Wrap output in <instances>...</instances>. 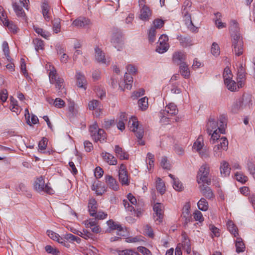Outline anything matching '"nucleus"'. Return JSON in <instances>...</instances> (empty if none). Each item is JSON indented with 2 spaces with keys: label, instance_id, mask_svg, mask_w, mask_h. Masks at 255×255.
I'll return each mask as SVG.
<instances>
[{
  "label": "nucleus",
  "instance_id": "nucleus-55",
  "mask_svg": "<svg viewBox=\"0 0 255 255\" xmlns=\"http://www.w3.org/2000/svg\"><path fill=\"white\" fill-rule=\"evenodd\" d=\"M172 184L173 188L176 191H181L183 190V187L182 184L178 178L174 179Z\"/></svg>",
  "mask_w": 255,
  "mask_h": 255
},
{
  "label": "nucleus",
  "instance_id": "nucleus-31",
  "mask_svg": "<svg viewBox=\"0 0 255 255\" xmlns=\"http://www.w3.org/2000/svg\"><path fill=\"white\" fill-rule=\"evenodd\" d=\"M118 255H139L138 252H136L133 249H125L123 250H116L115 251Z\"/></svg>",
  "mask_w": 255,
  "mask_h": 255
},
{
  "label": "nucleus",
  "instance_id": "nucleus-58",
  "mask_svg": "<svg viewBox=\"0 0 255 255\" xmlns=\"http://www.w3.org/2000/svg\"><path fill=\"white\" fill-rule=\"evenodd\" d=\"M45 249L46 252L48 254H51L53 255H58L59 251L56 248H54L50 245L45 246Z\"/></svg>",
  "mask_w": 255,
  "mask_h": 255
},
{
  "label": "nucleus",
  "instance_id": "nucleus-56",
  "mask_svg": "<svg viewBox=\"0 0 255 255\" xmlns=\"http://www.w3.org/2000/svg\"><path fill=\"white\" fill-rule=\"evenodd\" d=\"M35 31L38 34H40L41 36L45 38H47L50 35L48 32L44 30L43 29L39 27H34Z\"/></svg>",
  "mask_w": 255,
  "mask_h": 255
},
{
  "label": "nucleus",
  "instance_id": "nucleus-61",
  "mask_svg": "<svg viewBox=\"0 0 255 255\" xmlns=\"http://www.w3.org/2000/svg\"><path fill=\"white\" fill-rule=\"evenodd\" d=\"M194 219L196 221H199L201 222L203 221V217L202 214L201 212L198 210L195 211V212L193 213Z\"/></svg>",
  "mask_w": 255,
  "mask_h": 255
},
{
  "label": "nucleus",
  "instance_id": "nucleus-4",
  "mask_svg": "<svg viewBox=\"0 0 255 255\" xmlns=\"http://www.w3.org/2000/svg\"><path fill=\"white\" fill-rule=\"evenodd\" d=\"M34 188L39 193H46L50 195L54 194V190L49 186L48 183L45 184L44 177L42 176L37 178L34 181Z\"/></svg>",
  "mask_w": 255,
  "mask_h": 255
},
{
  "label": "nucleus",
  "instance_id": "nucleus-64",
  "mask_svg": "<svg viewBox=\"0 0 255 255\" xmlns=\"http://www.w3.org/2000/svg\"><path fill=\"white\" fill-rule=\"evenodd\" d=\"M104 171L99 166L97 167L95 169L94 174L96 178H101L103 175Z\"/></svg>",
  "mask_w": 255,
  "mask_h": 255
},
{
  "label": "nucleus",
  "instance_id": "nucleus-6",
  "mask_svg": "<svg viewBox=\"0 0 255 255\" xmlns=\"http://www.w3.org/2000/svg\"><path fill=\"white\" fill-rule=\"evenodd\" d=\"M218 144L216 145L213 148L214 155L216 157H221L222 151L224 150H227L228 147V141L226 137H222L219 139L215 140Z\"/></svg>",
  "mask_w": 255,
  "mask_h": 255
},
{
  "label": "nucleus",
  "instance_id": "nucleus-59",
  "mask_svg": "<svg viewBox=\"0 0 255 255\" xmlns=\"http://www.w3.org/2000/svg\"><path fill=\"white\" fill-rule=\"evenodd\" d=\"M156 33V29L154 27H151L149 31L148 39L149 41L152 43L155 41V36Z\"/></svg>",
  "mask_w": 255,
  "mask_h": 255
},
{
  "label": "nucleus",
  "instance_id": "nucleus-35",
  "mask_svg": "<svg viewBox=\"0 0 255 255\" xmlns=\"http://www.w3.org/2000/svg\"><path fill=\"white\" fill-rule=\"evenodd\" d=\"M236 252L238 253L243 252L245 249V246L241 238H237L236 241Z\"/></svg>",
  "mask_w": 255,
  "mask_h": 255
},
{
  "label": "nucleus",
  "instance_id": "nucleus-53",
  "mask_svg": "<svg viewBox=\"0 0 255 255\" xmlns=\"http://www.w3.org/2000/svg\"><path fill=\"white\" fill-rule=\"evenodd\" d=\"M78 236H80L84 239L87 240L88 239H92L93 234L87 230H83L82 231H80Z\"/></svg>",
  "mask_w": 255,
  "mask_h": 255
},
{
  "label": "nucleus",
  "instance_id": "nucleus-54",
  "mask_svg": "<svg viewBox=\"0 0 255 255\" xmlns=\"http://www.w3.org/2000/svg\"><path fill=\"white\" fill-rule=\"evenodd\" d=\"M247 169L250 174L255 179V165L254 163L249 161L247 163Z\"/></svg>",
  "mask_w": 255,
  "mask_h": 255
},
{
  "label": "nucleus",
  "instance_id": "nucleus-37",
  "mask_svg": "<svg viewBox=\"0 0 255 255\" xmlns=\"http://www.w3.org/2000/svg\"><path fill=\"white\" fill-rule=\"evenodd\" d=\"M138 107L142 111L146 110L148 107V98L144 97L140 99L138 101Z\"/></svg>",
  "mask_w": 255,
  "mask_h": 255
},
{
  "label": "nucleus",
  "instance_id": "nucleus-1",
  "mask_svg": "<svg viewBox=\"0 0 255 255\" xmlns=\"http://www.w3.org/2000/svg\"><path fill=\"white\" fill-rule=\"evenodd\" d=\"M227 126V118L224 115H221L218 121L214 118L210 117L206 125V130L209 135H211L210 142L211 144L215 143V140L219 139L220 135L219 134L225 133Z\"/></svg>",
  "mask_w": 255,
  "mask_h": 255
},
{
  "label": "nucleus",
  "instance_id": "nucleus-62",
  "mask_svg": "<svg viewBox=\"0 0 255 255\" xmlns=\"http://www.w3.org/2000/svg\"><path fill=\"white\" fill-rule=\"evenodd\" d=\"M161 166L164 169H170V164L168 162H167V159L166 157H163L161 160Z\"/></svg>",
  "mask_w": 255,
  "mask_h": 255
},
{
  "label": "nucleus",
  "instance_id": "nucleus-39",
  "mask_svg": "<svg viewBox=\"0 0 255 255\" xmlns=\"http://www.w3.org/2000/svg\"><path fill=\"white\" fill-rule=\"evenodd\" d=\"M197 206L198 208L203 211H206L208 210L209 207V205L208 202L206 200L202 198L198 202Z\"/></svg>",
  "mask_w": 255,
  "mask_h": 255
},
{
  "label": "nucleus",
  "instance_id": "nucleus-5",
  "mask_svg": "<svg viewBox=\"0 0 255 255\" xmlns=\"http://www.w3.org/2000/svg\"><path fill=\"white\" fill-rule=\"evenodd\" d=\"M210 168L207 164H203L201 166L197 175V181L198 184L205 183L208 185L211 183V178L208 177Z\"/></svg>",
  "mask_w": 255,
  "mask_h": 255
},
{
  "label": "nucleus",
  "instance_id": "nucleus-7",
  "mask_svg": "<svg viewBox=\"0 0 255 255\" xmlns=\"http://www.w3.org/2000/svg\"><path fill=\"white\" fill-rule=\"evenodd\" d=\"M128 127L129 129L135 132L138 139H141L143 136V129L139 126L138 122L135 117H131L128 123Z\"/></svg>",
  "mask_w": 255,
  "mask_h": 255
},
{
  "label": "nucleus",
  "instance_id": "nucleus-13",
  "mask_svg": "<svg viewBox=\"0 0 255 255\" xmlns=\"http://www.w3.org/2000/svg\"><path fill=\"white\" fill-rule=\"evenodd\" d=\"M246 75L245 69L243 67V64H241L238 69L237 71V82L239 83V87H244L246 80Z\"/></svg>",
  "mask_w": 255,
  "mask_h": 255
},
{
  "label": "nucleus",
  "instance_id": "nucleus-3",
  "mask_svg": "<svg viewBox=\"0 0 255 255\" xmlns=\"http://www.w3.org/2000/svg\"><path fill=\"white\" fill-rule=\"evenodd\" d=\"M49 80L51 84H55L56 88L59 89L58 95L64 96L66 94V90L64 88V80L62 78L57 77L55 69L50 71L49 74Z\"/></svg>",
  "mask_w": 255,
  "mask_h": 255
},
{
  "label": "nucleus",
  "instance_id": "nucleus-57",
  "mask_svg": "<svg viewBox=\"0 0 255 255\" xmlns=\"http://www.w3.org/2000/svg\"><path fill=\"white\" fill-rule=\"evenodd\" d=\"M100 102L96 100H93L89 102L88 107L90 110H96L99 106Z\"/></svg>",
  "mask_w": 255,
  "mask_h": 255
},
{
  "label": "nucleus",
  "instance_id": "nucleus-34",
  "mask_svg": "<svg viewBox=\"0 0 255 255\" xmlns=\"http://www.w3.org/2000/svg\"><path fill=\"white\" fill-rule=\"evenodd\" d=\"M156 187L157 190L161 194H163L165 191V186L161 178H158L156 181Z\"/></svg>",
  "mask_w": 255,
  "mask_h": 255
},
{
  "label": "nucleus",
  "instance_id": "nucleus-48",
  "mask_svg": "<svg viewBox=\"0 0 255 255\" xmlns=\"http://www.w3.org/2000/svg\"><path fill=\"white\" fill-rule=\"evenodd\" d=\"M2 49L4 54L7 60L9 61H10L11 58L9 55V49L8 45V43L6 41H4L2 43Z\"/></svg>",
  "mask_w": 255,
  "mask_h": 255
},
{
  "label": "nucleus",
  "instance_id": "nucleus-41",
  "mask_svg": "<svg viewBox=\"0 0 255 255\" xmlns=\"http://www.w3.org/2000/svg\"><path fill=\"white\" fill-rule=\"evenodd\" d=\"M203 138L202 135L199 136L197 140L194 142L193 147L197 151L201 150L203 146Z\"/></svg>",
  "mask_w": 255,
  "mask_h": 255
},
{
  "label": "nucleus",
  "instance_id": "nucleus-47",
  "mask_svg": "<svg viewBox=\"0 0 255 255\" xmlns=\"http://www.w3.org/2000/svg\"><path fill=\"white\" fill-rule=\"evenodd\" d=\"M47 235L53 240L59 242L60 240H62V238L58 234L54 232L51 230H47Z\"/></svg>",
  "mask_w": 255,
  "mask_h": 255
},
{
  "label": "nucleus",
  "instance_id": "nucleus-2",
  "mask_svg": "<svg viewBox=\"0 0 255 255\" xmlns=\"http://www.w3.org/2000/svg\"><path fill=\"white\" fill-rule=\"evenodd\" d=\"M253 104L252 95L249 94H244L232 105L231 111L233 113H237L240 111L249 110L252 107Z\"/></svg>",
  "mask_w": 255,
  "mask_h": 255
},
{
  "label": "nucleus",
  "instance_id": "nucleus-40",
  "mask_svg": "<svg viewBox=\"0 0 255 255\" xmlns=\"http://www.w3.org/2000/svg\"><path fill=\"white\" fill-rule=\"evenodd\" d=\"M227 225L229 232L233 235L234 237H237L238 235V229L233 222L231 221H228Z\"/></svg>",
  "mask_w": 255,
  "mask_h": 255
},
{
  "label": "nucleus",
  "instance_id": "nucleus-14",
  "mask_svg": "<svg viewBox=\"0 0 255 255\" xmlns=\"http://www.w3.org/2000/svg\"><path fill=\"white\" fill-rule=\"evenodd\" d=\"M107 223L110 230L109 231L108 230V232H110L111 230H117L118 231L117 235L120 236H125V234H123L124 232V229L120 224L115 222L112 220L108 221Z\"/></svg>",
  "mask_w": 255,
  "mask_h": 255
},
{
  "label": "nucleus",
  "instance_id": "nucleus-63",
  "mask_svg": "<svg viewBox=\"0 0 255 255\" xmlns=\"http://www.w3.org/2000/svg\"><path fill=\"white\" fill-rule=\"evenodd\" d=\"M138 251L143 255H152L150 251L144 247H139L137 248Z\"/></svg>",
  "mask_w": 255,
  "mask_h": 255
},
{
  "label": "nucleus",
  "instance_id": "nucleus-20",
  "mask_svg": "<svg viewBox=\"0 0 255 255\" xmlns=\"http://www.w3.org/2000/svg\"><path fill=\"white\" fill-rule=\"evenodd\" d=\"M106 182L108 186L112 189L117 191L119 189V185L116 180L111 175H106L105 177Z\"/></svg>",
  "mask_w": 255,
  "mask_h": 255
},
{
  "label": "nucleus",
  "instance_id": "nucleus-9",
  "mask_svg": "<svg viewBox=\"0 0 255 255\" xmlns=\"http://www.w3.org/2000/svg\"><path fill=\"white\" fill-rule=\"evenodd\" d=\"M168 40V37L166 35H161L159 38L158 45L157 46L156 51L159 53H163L167 51L169 48Z\"/></svg>",
  "mask_w": 255,
  "mask_h": 255
},
{
  "label": "nucleus",
  "instance_id": "nucleus-25",
  "mask_svg": "<svg viewBox=\"0 0 255 255\" xmlns=\"http://www.w3.org/2000/svg\"><path fill=\"white\" fill-rule=\"evenodd\" d=\"M225 85L227 89L232 92H235L239 90V89L243 87H239V83H237L232 79L228 81V82H224Z\"/></svg>",
  "mask_w": 255,
  "mask_h": 255
},
{
  "label": "nucleus",
  "instance_id": "nucleus-36",
  "mask_svg": "<svg viewBox=\"0 0 255 255\" xmlns=\"http://www.w3.org/2000/svg\"><path fill=\"white\" fill-rule=\"evenodd\" d=\"M119 180L122 185H128L129 184L128 172L119 173Z\"/></svg>",
  "mask_w": 255,
  "mask_h": 255
},
{
  "label": "nucleus",
  "instance_id": "nucleus-45",
  "mask_svg": "<svg viewBox=\"0 0 255 255\" xmlns=\"http://www.w3.org/2000/svg\"><path fill=\"white\" fill-rule=\"evenodd\" d=\"M33 43L34 44L35 49L36 50V51H38L40 49L42 50L44 49V45L43 40L38 38H36L33 39Z\"/></svg>",
  "mask_w": 255,
  "mask_h": 255
},
{
  "label": "nucleus",
  "instance_id": "nucleus-10",
  "mask_svg": "<svg viewBox=\"0 0 255 255\" xmlns=\"http://www.w3.org/2000/svg\"><path fill=\"white\" fill-rule=\"evenodd\" d=\"M153 211L155 215L154 219L156 224H159L162 222L163 218V205L159 203H156L154 205Z\"/></svg>",
  "mask_w": 255,
  "mask_h": 255
},
{
  "label": "nucleus",
  "instance_id": "nucleus-24",
  "mask_svg": "<svg viewBox=\"0 0 255 255\" xmlns=\"http://www.w3.org/2000/svg\"><path fill=\"white\" fill-rule=\"evenodd\" d=\"M90 20L85 17H79L73 21L72 25L77 27H83L86 25H89Z\"/></svg>",
  "mask_w": 255,
  "mask_h": 255
},
{
  "label": "nucleus",
  "instance_id": "nucleus-21",
  "mask_svg": "<svg viewBox=\"0 0 255 255\" xmlns=\"http://www.w3.org/2000/svg\"><path fill=\"white\" fill-rule=\"evenodd\" d=\"M200 188L202 195L206 198L210 199L214 197L213 192L210 187L202 184L200 186Z\"/></svg>",
  "mask_w": 255,
  "mask_h": 255
},
{
  "label": "nucleus",
  "instance_id": "nucleus-32",
  "mask_svg": "<svg viewBox=\"0 0 255 255\" xmlns=\"http://www.w3.org/2000/svg\"><path fill=\"white\" fill-rule=\"evenodd\" d=\"M92 137L96 141L99 140L102 142L104 141L106 138L105 131L103 129H98L96 134H94Z\"/></svg>",
  "mask_w": 255,
  "mask_h": 255
},
{
  "label": "nucleus",
  "instance_id": "nucleus-60",
  "mask_svg": "<svg viewBox=\"0 0 255 255\" xmlns=\"http://www.w3.org/2000/svg\"><path fill=\"white\" fill-rule=\"evenodd\" d=\"M54 105L57 108H61L64 106L65 102L60 98H56L54 102Z\"/></svg>",
  "mask_w": 255,
  "mask_h": 255
},
{
  "label": "nucleus",
  "instance_id": "nucleus-46",
  "mask_svg": "<svg viewBox=\"0 0 255 255\" xmlns=\"http://www.w3.org/2000/svg\"><path fill=\"white\" fill-rule=\"evenodd\" d=\"M48 140L46 137H43L38 143V151L40 152L45 150L47 145Z\"/></svg>",
  "mask_w": 255,
  "mask_h": 255
},
{
  "label": "nucleus",
  "instance_id": "nucleus-49",
  "mask_svg": "<svg viewBox=\"0 0 255 255\" xmlns=\"http://www.w3.org/2000/svg\"><path fill=\"white\" fill-rule=\"evenodd\" d=\"M212 54L215 56H218L220 53V49L218 44L216 42H213L211 48Z\"/></svg>",
  "mask_w": 255,
  "mask_h": 255
},
{
  "label": "nucleus",
  "instance_id": "nucleus-52",
  "mask_svg": "<svg viewBox=\"0 0 255 255\" xmlns=\"http://www.w3.org/2000/svg\"><path fill=\"white\" fill-rule=\"evenodd\" d=\"M53 30L55 33L60 31L61 25L59 19H55L53 21Z\"/></svg>",
  "mask_w": 255,
  "mask_h": 255
},
{
  "label": "nucleus",
  "instance_id": "nucleus-15",
  "mask_svg": "<svg viewBox=\"0 0 255 255\" xmlns=\"http://www.w3.org/2000/svg\"><path fill=\"white\" fill-rule=\"evenodd\" d=\"M189 11L186 10L185 9H182V14L183 17V20L188 28L192 31L195 29V26L193 25L191 19V14L189 13Z\"/></svg>",
  "mask_w": 255,
  "mask_h": 255
},
{
  "label": "nucleus",
  "instance_id": "nucleus-50",
  "mask_svg": "<svg viewBox=\"0 0 255 255\" xmlns=\"http://www.w3.org/2000/svg\"><path fill=\"white\" fill-rule=\"evenodd\" d=\"M235 177L236 179L242 183H245L248 180L247 176L245 175L243 173L237 172L235 173Z\"/></svg>",
  "mask_w": 255,
  "mask_h": 255
},
{
  "label": "nucleus",
  "instance_id": "nucleus-19",
  "mask_svg": "<svg viewBox=\"0 0 255 255\" xmlns=\"http://www.w3.org/2000/svg\"><path fill=\"white\" fill-rule=\"evenodd\" d=\"M50 8V7L48 4V1L46 0H44L42 2L41 9L43 16L44 19L47 21H49L50 20V16L49 13Z\"/></svg>",
  "mask_w": 255,
  "mask_h": 255
},
{
  "label": "nucleus",
  "instance_id": "nucleus-12",
  "mask_svg": "<svg viewBox=\"0 0 255 255\" xmlns=\"http://www.w3.org/2000/svg\"><path fill=\"white\" fill-rule=\"evenodd\" d=\"M178 110L176 106L173 103H170L165 107L164 110L161 111L160 114L162 118L167 117L168 116H174L178 114Z\"/></svg>",
  "mask_w": 255,
  "mask_h": 255
},
{
  "label": "nucleus",
  "instance_id": "nucleus-29",
  "mask_svg": "<svg viewBox=\"0 0 255 255\" xmlns=\"http://www.w3.org/2000/svg\"><path fill=\"white\" fill-rule=\"evenodd\" d=\"M77 79V85L80 88H83L86 89V80L83 74L81 73L80 72H77L76 75Z\"/></svg>",
  "mask_w": 255,
  "mask_h": 255
},
{
  "label": "nucleus",
  "instance_id": "nucleus-44",
  "mask_svg": "<svg viewBox=\"0 0 255 255\" xmlns=\"http://www.w3.org/2000/svg\"><path fill=\"white\" fill-rule=\"evenodd\" d=\"M177 39L179 40L180 43L183 47H187L191 44V40L187 37H183L182 36H178Z\"/></svg>",
  "mask_w": 255,
  "mask_h": 255
},
{
  "label": "nucleus",
  "instance_id": "nucleus-43",
  "mask_svg": "<svg viewBox=\"0 0 255 255\" xmlns=\"http://www.w3.org/2000/svg\"><path fill=\"white\" fill-rule=\"evenodd\" d=\"M223 76L224 82H228V81L232 79V72L229 67L227 66L224 69Z\"/></svg>",
  "mask_w": 255,
  "mask_h": 255
},
{
  "label": "nucleus",
  "instance_id": "nucleus-11",
  "mask_svg": "<svg viewBox=\"0 0 255 255\" xmlns=\"http://www.w3.org/2000/svg\"><path fill=\"white\" fill-rule=\"evenodd\" d=\"M111 42L118 50H120L123 44V35L121 30L118 29L115 30L112 36Z\"/></svg>",
  "mask_w": 255,
  "mask_h": 255
},
{
  "label": "nucleus",
  "instance_id": "nucleus-28",
  "mask_svg": "<svg viewBox=\"0 0 255 255\" xmlns=\"http://www.w3.org/2000/svg\"><path fill=\"white\" fill-rule=\"evenodd\" d=\"M179 70L181 74L184 78L188 79L189 78L190 72L188 66L185 62L180 63Z\"/></svg>",
  "mask_w": 255,
  "mask_h": 255
},
{
  "label": "nucleus",
  "instance_id": "nucleus-33",
  "mask_svg": "<svg viewBox=\"0 0 255 255\" xmlns=\"http://www.w3.org/2000/svg\"><path fill=\"white\" fill-rule=\"evenodd\" d=\"M3 24L5 26L7 27L8 29L13 33H15L17 32V27L12 21L5 19L3 22Z\"/></svg>",
  "mask_w": 255,
  "mask_h": 255
},
{
  "label": "nucleus",
  "instance_id": "nucleus-16",
  "mask_svg": "<svg viewBox=\"0 0 255 255\" xmlns=\"http://www.w3.org/2000/svg\"><path fill=\"white\" fill-rule=\"evenodd\" d=\"M95 58L98 62L107 65L109 64L110 60L106 58L105 53L100 48L98 47H95Z\"/></svg>",
  "mask_w": 255,
  "mask_h": 255
},
{
  "label": "nucleus",
  "instance_id": "nucleus-30",
  "mask_svg": "<svg viewBox=\"0 0 255 255\" xmlns=\"http://www.w3.org/2000/svg\"><path fill=\"white\" fill-rule=\"evenodd\" d=\"M14 11L18 17H25L26 14L22 8L18 3L13 2L12 4Z\"/></svg>",
  "mask_w": 255,
  "mask_h": 255
},
{
  "label": "nucleus",
  "instance_id": "nucleus-23",
  "mask_svg": "<svg viewBox=\"0 0 255 255\" xmlns=\"http://www.w3.org/2000/svg\"><path fill=\"white\" fill-rule=\"evenodd\" d=\"M186 58V56L185 53L181 51L175 52L173 53L172 56L173 61L179 65L181 62H185L184 61Z\"/></svg>",
  "mask_w": 255,
  "mask_h": 255
},
{
  "label": "nucleus",
  "instance_id": "nucleus-51",
  "mask_svg": "<svg viewBox=\"0 0 255 255\" xmlns=\"http://www.w3.org/2000/svg\"><path fill=\"white\" fill-rule=\"evenodd\" d=\"M25 112L27 113V114L28 115V119H27V122H26L28 125L31 126L32 124L35 125L38 122V121H39L37 117V116H36L35 115L32 116L31 118V121H30L29 120V118H30L29 114V112L27 109L25 110Z\"/></svg>",
  "mask_w": 255,
  "mask_h": 255
},
{
  "label": "nucleus",
  "instance_id": "nucleus-26",
  "mask_svg": "<svg viewBox=\"0 0 255 255\" xmlns=\"http://www.w3.org/2000/svg\"><path fill=\"white\" fill-rule=\"evenodd\" d=\"M151 15V11L149 8L143 5L140 11V18L142 20H148Z\"/></svg>",
  "mask_w": 255,
  "mask_h": 255
},
{
  "label": "nucleus",
  "instance_id": "nucleus-22",
  "mask_svg": "<svg viewBox=\"0 0 255 255\" xmlns=\"http://www.w3.org/2000/svg\"><path fill=\"white\" fill-rule=\"evenodd\" d=\"M98 205L96 200L94 198H91L89 200L88 210L91 216H95L97 214Z\"/></svg>",
  "mask_w": 255,
  "mask_h": 255
},
{
  "label": "nucleus",
  "instance_id": "nucleus-27",
  "mask_svg": "<svg viewBox=\"0 0 255 255\" xmlns=\"http://www.w3.org/2000/svg\"><path fill=\"white\" fill-rule=\"evenodd\" d=\"M231 171V168L229 167V163L226 161H223L221 163L220 172L223 177L229 175Z\"/></svg>",
  "mask_w": 255,
  "mask_h": 255
},
{
  "label": "nucleus",
  "instance_id": "nucleus-8",
  "mask_svg": "<svg viewBox=\"0 0 255 255\" xmlns=\"http://www.w3.org/2000/svg\"><path fill=\"white\" fill-rule=\"evenodd\" d=\"M232 46L236 55L239 56L243 54L244 52V43L242 37L239 34L234 35Z\"/></svg>",
  "mask_w": 255,
  "mask_h": 255
},
{
  "label": "nucleus",
  "instance_id": "nucleus-18",
  "mask_svg": "<svg viewBox=\"0 0 255 255\" xmlns=\"http://www.w3.org/2000/svg\"><path fill=\"white\" fill-rule=\"evenodd\" d=\"M101 156L104 160L110 165H116L118 163L116 157L108 152H103L101 153Z\"/></svg>",
  "mask_w": 255,
  "mask_h": 255
},
{
  "label": "nucleus",
  "instance_id": "nucleus-42",
  "mask_svg": "<svg viewBox=\"0 0 255 255\" xmlns=\"http://www.w3.org/2000/svg\"><path fill=\"white\" fill-rule=\"evenodd\" d=\"M64 239L70 242H76L78 244H80L81 239L71 234H66L64 235Z\"/></svg>",
  "mask_w": 255,
  "mask_h": 255
},
{
  "label": "nucleus",
  "instance_id": "nucleus-38",
  "mask_svg": "<svg viewBox=\"0 0 255 255\" xmlns=\"http://www.w3.org/2000/svg\"><path fill=\"white\" fill-rule=\"evenodd\" d=\"M125 88L127 89L130 90L132 87V83L133 82V78L130 74L126 73L125 76Z\"/></svg>",
  "mask_w": 255,
  "mask_h": 255
},
{
  "label": "nucleus",
  "instance_id": "nucleus-17",
  "mask_svg": "<svg viewBox=\"0 0 255 255\" xmlns=\"http://www.w3.org/2000/svg\"><path fill=\"white\" fill-rule=\"evenodd\" d=\"M114 151L117 157L120 160H128V159L129 154L128 153L119 145H115Z\"/></svg>",
  "mask_w": 255,
  "mask_h": 255
}]
</instances>
